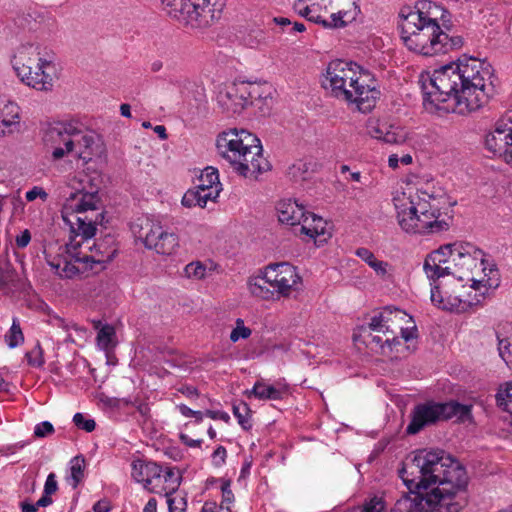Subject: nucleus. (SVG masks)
Listing matches in <instances>:
<instances>
[{"mask_svg":"<svg viewBox=\"0 0 512 512\" xmlns=\"http://www.w3.org/2000/svg\"><path fill=\"white\" fill-rule=\"evenodd\" d=\"M12 67L22 83L39 90L50 91L56 79V66L40 57L38 47L22 45L12 59Z\"/></svg>","mask_w":512,"mask_h":512,"instance_id":"10","label":"nucleus"},{"mask_svg":"<svg viewBox=\"0 0 512 512\" xmlns=\"http://www.w3.org/2000/svg\"><path fill=\"white\" fill-rule=\"evenodd\" d=\"M109 509V504L106 501H98L93 506L94 512H108Z\"/></svg>","mask_w":512,"mask_h":512,"instance_id":"61","label":"nucleus"},{"mask_svg":"<svg viewBox=\"0 0 512 512\" xmlns=\"http://www.w3.org/2000/svg\"><path fill=\"white\" fill-rule=\"evenodd\" d=\"M177 409L184 417H192L195 414V410H192L185 404L177 405Z\"/></svg>","mask_w":512,"mask_h":512,"instance_id":"62","label":"nucleus"},{"mask_svg":"<svg viewBox=\"0 0 512 512\" xmlns=\"http://www.w3.org/2000/svg\"><path fill=\"white\" fill-rule=\"evenodd\" d=\"M161 472L162 466L158 465L155 462H149L148 473L143 484L144 488L150 492L151 487H153L154 484H157V482H159L157 478Z\"/></svg>","mask_w":512,"mask_h":512,"instance_id":"43","label":"nucleus"},{"mask_svg":"<svg viewBox=\"0 0 512 512\" xmlns=\"http://www.w3.org/2000/svg\"><path fill=\"white\" fill-rule=\"evenodd\" d=\"M206 272V266L200 261L191 262L184 268L185 276L190 279L201 280L205 278Z\"/></svg>","mask_w":512,"mask_h":512,"instance_id":"37","label":"nucleus"},{"mask_svg":"<svg viewBox=\"0 0 512 512\" xmlns=\"http://www.w3.org/2000/svg\"><path fill=\"white\" fill-rule=\"evenodd\" d=\"M149 469V462L136 459L131 463V476L138 483H143L147 476Z\"/></svg>","mask_w":512,"mask_h":512,"instance_id":"38","label":"nucleus"},{"mask_svg":"<svg viewBox=\"0 0 512 512\" xmlns=\"http://www.w3.org/2000/svg\"><path fill=\"white\" fill-rule=\"evenodd\" d=\"M179 391L185 395L186 397L193 398L195 396H198V390L197 388L193 386H183L179 389Z\"/></svg>","mask_w":512,"mask_h":512,"instance_id":"59","label":"nucleus"},{"mask_svg":"<svg viewBox=\"0 0 512 512\" xmlns=\"http://www.w3.org/2000/svg\"><path fill=\"white\" fill-rule=\"evenodd\" d=\"M180 440L183 444L192 448L200 447L203 442L202 439H191L187 434L183 433L180 434Z\"/></svg>","mask_w":512,"mask_h":512,"instance_id":"58","label":"nucleus"},{"mask_svg":"<svg viewBox=\"0 0 512 512\" xmlns=\"http://www.w3.org/2000/svg\"><path fill=\"white\" fill-rule=\"evenodd\" d=\"M100 209L101 199L97 191L78 190L66 198L61 215L73 236L66 244L65 254L47 259L50 268L60 278H74L92 269L94 264L108 263L114 258L115 249L103 251L102 244H90L97 225L104 219L103 212H98Z\"/></svg>","mask_w":512,"mask_h":512,"instance_id":"3","label":"nucleus"},{"mask_svg":"<svg viewBox=\"0 0 512 512\" xmlns=\"http://www.w3.org/2000/svg\"><path fill=\"white\" fill-rule=\"evenodd\" d=\"M333 0H315L310 4L312 22L320 24L326 15L333 8Z\"/></svg>","mask_w":512,"mask_h":512,"instance_id":"34","label":"nucleus"},{"mask_svg":"<svg viewBox=\"0 0 512 512\" xmlns=\"http://www.w3.org/2000/svg\"><path fill=\"white\" fill-rule=\"evenodd\" d=\"M423 270L429 280L452 275L472 282L471 288L484 297L499 286L500 277L495 265L485 259V253L469 242H454L440 246L429 253Z\"/></svg>","mask_w":512,"mask_h":512,"instance_id":"4","label":"nucleus"},{"mask_svg":"<svg viewBox=\"0 0 512 512\" xmlns=\"http://www.w3.org/2000/svg\"><path fill=\"white\" fill-rule=\"evenodd\" d=\"M481 297L479 296V293L475 294V301H466L462 300L460 296H452L447 295L445 293V298H441L438 300L440 304V308L443 310H450V311H462L466 308V306H471L473 304H479L481 302Z\"/></svg>","mask_w":512,"mask_h":512,"instance_id":"28","label":"nucleus"},{"mask_svg":"<svg viewBox=\"0 0 512 512\" xmlns=\"http://www.w3.org/2000/svg\"><path fill=\"white\" fill-rule=\"evenodd\" d=\"M431 294H430V299L432 301V303L437 306L438 308H440V302L438 300H440L441 298H445V293H443L441 290H440V286L438 284H436V281L437 280H431Z\"/></svg>","mask_w":512,"mask_h":512,"instance_id":"51","label":"nucleus"},{"mask_svg":"<svg viewBox=\"0 0 512 512\" xmlns=\"http://www.w3.org/2000/svg\"><path fill=\"white\" fill-rule=\"evenodd\" d=\"M182 204L187 207H191L195 204V198L193 192L186 193L182 198Z\"/></svg>","mask_w":512,"mask_h":512,"instance_id":"63","label":"nucleus"},{"mask_svg":"<svg viewBox=\"0 0 512 512\" xmlns=\"http://www.w3.org/2000/svg\"><path fill=\"white\" fill-rule=\"evenodd\" d=\"M393 204L398 224L406 233L434 234L449 229L450 223L441 213L446 204L443 193L408 186L395 192Z\"/></svg>","mask_w":512,"mask_h":512,"instance_id":"6","label":"nucleus"},{"mask_svg":"<svg viewBox=\"0 0 512 512\" xmlns=\"http://www.w3.org/2000/svg\"><path fill=\"white\" fill-rule=\"evenodd\" d=\"M349 4V8H339V10L330 15L329 19L325 17L321 21V25L324 28L328 29H336V28H344L348 23L356 20L357 16L360 14L361 10L358 5V0H345Z\"/></svg>","mask_w":512,"mask_h":512,"instance_id":"22","label":"nucleus"},{"mask_svg":"<svg viewBox=\"0 0 512 512\" xmlns=\"http://www.w3.org/2000/svg\"><path fill=\"white\" fill-rule=\"evenodd\" d=\"M73 422L77 428L86 432H92L96 427L95 421L92 418H86L82 413H76L73 416Z\"/></svg>","mask_w":512,"mask_h":512,"instance_id":"46","label":"nucleus"},{"mask_svg":"<svg viewBox=\"0 0 512 512\" xmlns=\"http://www.w3.org/2000/svg\"><path fill=\"white\" fill-rule=\"evenodd\" d=\"M365 338V343L368 346L375 344L381 349H384V347L387 346L392 350L394 346L400 345V340L396 335H382L381 333L366 332Z\"/></svg>","mask_w":512,"mask_h":512,"instance_id":"29","label":"nucleus"},{"mask_svg":"<svg viewBox=\"0 0 512 512\" xmlns=\"http://www.w3.org/2000/svg\"><path fill=\"white\" fill-rule=\"evenodd\" d=\"M300 280L301 278L293 265L287 262L270 264L265 268L262 277L250 282V291L254 295L266 297L264 289L268 284L280 295L287 296ZM267 292L268 289H266Z\"/></svg>","mask_w":512,"mask_h":512,"instance_id":"13","label":"nucleus"},{"mask_svg":"<svg viewBox=\"0 0 512 512\" xmlns=\"http://www.w3.org/2000/svg\"><path fill=\"white\" fill-rule=\"evenodd\" d=\"M349 512H386V505L381 497L374 496Z\"/></svg>","mask_w":512,"mask_h":512,"instance_id":"35","label":"nucleus"},{"mask_svg":"<svg viewBox=\"0 0 512 512\" xmlns=\"http://www.w3.org/2000/svg\"><path fill=\"white\" fill-rule=\"evenodd\" d=\"M219 192L217 189H205L197 186V190L194 193L195 205L205 207L209 200H214L218 197Z\"/></svg>","mask_w":512,"mask_h":512,"instance_id":"39","label":"nucleus"},{"mask_svg":"<svg viewBox=\"0 0 512 512\" xmlns=\"http://www.w3.org/2000/svg\"><path fill=\"white\" fill-rule=\"evenodd\" d=\"M409 493L393 512H459L467 504L465 468L443 450H419L399 471Z\"/></svg>","mask_w":512,"mask_h":512,"instance_id":"1","label":"nucleus"},{"mask_svg":"<svg viewBox=\"0 0 512 512\" xmlns=\"http://www.w3.org/2000/svg\"><path fill=\"white\" fill-rule=\"evenodd\" d=\"M452 418L461 423L472 422V405L461 404L457 401H427L418 404L412 410L411 421L406 428V432L410 435L417 434L426 426Z\"/></svg>","mask_w":512,"mask_h":512,"instance_id":"12","label":"nucleus"},{"mask_svg":"<svg viewBox=\"0 0 512 512\" xmlns=\"http://www.w3.org/2000/svg\"><path fill=\"white\" fill-rule=\"evenodd\" d=\"M58 489V483L56 480V475L54 473H50L44 484V491L46 494H54Z\"/></svg>","mask_w":512,"mask_h":512,"instance_id":"53","label":"nucleus"},{"mask_svg":"<svg viewBox=\"0 0 512 512\" xmlns=\"http://www.w3.org/2000/svg\"><path fill=\"white\" fill-rule=\"evenodd\" d=\"M412 325L411 326H406L404 327L403 324H400L399 325V330H400V333H401V337L406 341H410L412 339H415L417 338L418 334H417V327L414 323V321L412 320V322H410Z\"/></svg>","mask_w":512,"mask_h":512,"instance_id":"49","label":"nucleus"},{"mask_svg":"<svg viewBox=\"0 0 512 512\" xmlns=\"http://www.w3.org/2000/svg\"><path fill=\"white\" fill-rule=\"evenodd\" d=\"M94 328L98 330L97 345L101 350L108 351L115 346L116 332L113 326L101 325L100 321H94Z\"/></svg>","mask_w":512,"mask_h":512,"instance_id":"26","label":"nucleus"},{"mask_svg":"<svg viewBox=\"0 0 512 512\" xmlns=\"http://www.w3.org/2000/svg\"><path fill=\"white\" fill-rule=\"evenodd\" d=\"M85 460L81 456H76L70 461V475L67 477V482L76 488L84 477Z\"/></svg>","mask_w":512,"mask_h":512,"instance_id":"30","label":"nucleus"},{"mask_svg":"<svg viewBox=\"0 0 512 512\" xmlns=\"http://www.w3.org/2000/svg\"><path fill=\"white\" fill-rule=\"evenodd\" d=\"M250 83L233 82L219 87L216 100L220 108L227 114L240 113L253 97L254 91Z\"/></svg>","mask_w":512,"mask_h":512,"instance_id":"16","label":"nucleus"},{"mask_svg":"<svg viewBox=\"0 0 512 512\" xmlns=\"http://www.w3.org/2000/svg\"><path fill=\"white\" fill-rule=\"evenodd\" d=\"M226 456H227V451H226L225 447L218 446L212 454V459H213L214 464L216 466L223 465L225 463Z\"/></svg>","mask_w":512,"mask_h":512,"instance_id":"54","label":"nucleus"},{"mask_svg":"<svg viewBox=\"0 0 512 512\" xmlns=\"http://www.w3.org/2000/svg\"><path fill=\"white\" fill-rule=\"evenodd\" d=\"M168 16L192 28H205L220 18L225 0H161Z\"/></svg>","mask_w":512,"mask_h":512,"instance_id":"11","label":"nucleus"},{"mask_svg":"<svg viewBox=\"0 0 512 512\" xmlns=\"http://www.w3.org/2000/svg\"><path fill=\"white\" fill-rule=\"evenodd\" d=\"M31 240V234L29 230H24L20 235L16 237V245L18 248H25Z\"/></svg>","mask_w":512,"mask_h":512,"instance_id":"57","label":"nucleus"},{"mask_svg":"<svg viewBox=\"0 0 512 512\" xmlns=\"http://www.w3.org/2000/svg\"><path fill=\"white\" fill-rule=\"evenodd\" d=\"M52 498L50 494L43 492L41 498L36 502L38 507H47L52 504Z\"/></svg>","mask_w":512,"mask_h":512,"instance_id":"60","label":"nucleus"},{"mask_svg":"<svg viewBox=\"0 0 512 512\" xmlns=\"http://www.w3.org/2000/svg\"><path fill=\"white\" fill-rule=\"evenodd\" d=\"M216 147L218 154L241 176L256 177L270 170L260 140L245 129L223 131L217 137Z\"/></svg>","mask_w":512,"mask_h":512,"instance_id":"9","label":"nucleus"},{"mask_svg":"<svg viewBox=\"0 0 512 512\" xmlns=\"http://www.w3.org/2000/svg\"><path fill=\"white\" fill-rule=\"evenodd\" d=\"M132 230L147 249L154 250L160 255L170 256L179 248L178 235L164 230L159 222L147 219L144 223L134 224Z\"/></svg>","mask_w":512,"mask_h":512,"instance_id":"14","label":"nucleus"},{"mask_svg":"<svg viewBox=\"0 0 512 512\" xmlns=\"http://www.w3.org/2000/svg\"><path fill=\"white\" fill-rule=\"evenodd\" d=\"M27 362L30 366L41 367L44 364L43 350L39 342L26 353Z\"/></svg>","mask_w":512,"mask_h":512,"instance_id":"42","label":"nucleus"},{"mask_svg":"<svg viewBox=\"0 0 512 512\" xmlns=\"http://www.w3.org/2000/svg\"><path fill=\"white\" fill-rule=\"evenodd\" d=\"M495 398L498 407L512 414V382L501 385Z\"/></svg>","mask_w":512,"mask_h":512,"instance_id":"32","label":"nucleus"},{"mask_svg":"<svg viewBox=\"0 0 512 512\" xmlns=\"http://www.w3.org/2000/svg\"><path fill=\"white\" fill-rule=\"evenodd\" d=\"M250 409L246 403H240L239 405L233 406V414L237 418L238 423L245 430L251 428V423L248 416Z\"/></svg>","mask_w":512,"mask_h":512,"instance_id":"41","label":"nucleus"},{"mask_svg":"<svg viewBox=\"0 0 512 512\" xmlns=\"http://www.w3.org/2000/svg\"><path fill=\"white\" fill-rule=\"evenodd\" d=\"M448 11L429 0H420L412 8L403 7L399 12L401 39L404 45L423 56L446 54L463 45L460 36H450L445 27Z\"/></svg>","mask_w":512,"mask_h":512,"instance_id":"5","label":"nucleus"},{"mask_svg":"<svg viewBox=\"0 0 512 512\" xmlns=\"http://www.w3.org/2000/svg\"><path fill=\"white\" fill-rule=\"evenodd\" d=\"M380 321L386 323L389 329H392L393 333L399 328L400 324H407L412 322V317L406 312L393 307H385L380 311Z\"/></svg>","mask_w":512,"mask_h":512,"instance_id":"25","label":"nucleus"},{"mask_svg":"<svg viewBox=\"0 0 512 512\" xmlns=\"http://www.w3.org/2000/svg\"><path fill=\"white\" fill-rule=\"evenodd\" d=\"M380 312L371 317L370 322L366 327H363V332L381 333L382 335H396L392 329H389L386 323L380 321Z\"/></svg>","mask_w":512,"mask_h":512,"instance_id":"36","label":"nucleus"},{"mask_svg":"<svg viewBox=\"0 0 512 512\" xmlns=\"http://www.w3.org/2000/svg\"><path fill=\"white\" fill-rule=\"evenodd\" d=\"M54 433V427L51 422L43 421L38 423L34 428V436L36 438H44Z\"/></svg>","mask_w":512,"mask_h":512,"instance_id":"48","label":"nucleus"},{"mask_svg":"<svg viewBox=\"0 0 512 512\" xmlns=\"http://www.w3.org/2000/svg\"><path fill=\"white\" fill-rule=\"evenodd\" d=\"M308 164L304 161H297L288 169V175L294 180H304L308 172Z\"/></svg>","mask_w":512,"mask_h":512,"instance_id":"45","label":"nucleus"},{"mask_svg":"<svg viewBox=\"0 0 512 512\" xmlns=\"http://www.w3.org/2000/svg\"><path fill=\"white\" fill-rule=\"evenodd\" d=\"M305 2L306 0H296L293 8L299 15L312 22L310 4L306 5Z\"/></svg>","mask_w":512,"mask_h":512,"instance_id":"50","label":"nucleus"},{"mask_svg":"<svg viewBox=\"0 0 512 512\" xmlns=\"http://www.w3.org/2000/svg\"><path fill=\"white\" fill-rule=\"evenodd\" d=\"M29 288L30 284L12 269H6L0 274V290L6 294L26 292Z\"/></svg>","mask_w":512,"mask_h":512,"instance_id":"24","label":"nucleus"},{"mask_svg":"<svg viewBox=\"0 0 512 512\" xmlns=\"http://www.w3.org/2000/svg\"><path fill=\"white\" fill-rule=\"evenodd\" d=\"M251 333V329L244 325L243 319L238 318L236 319V327L230 333V340L235 343L239 339L249 338Z\"/></svg>","mask_w":512,"mask_h":512,"instance_id":"44","label":"nucleus"},{"mask_svg":"<svg viewBox=\"0 0 512 512\" xmlns=\"http://www.w3.org/2000/svg\"><path fill=\"white\" fill-rule=\"evenodd\" d=\"M369 136L381 140L387 144H402L406 141L407 134L401 127L381 123L377 119H369L366 124Z\"/></svg>","mask_w":512,"mask_h":512,"instance_id":"18","label":"nucleus"},{"mask_svg":"<svg viewBox=\"0 0 512 512\" xmlns=\"http://www.w3.org/2000/svg\"><path fill=\"white\" fill-rule=\"evenodd\" d=\"M205 416L213 420H222L226 423L230 420L229 414L226 413L225 411L206 410Z\"/></svg>","mask_w":512,"mask_h":512,"instance_id":"56","label":"nucleus"},{"mask_svg":"<svg viewBox=\"0 0 512 512\" xmlns=\"http://www.w3.org/2000/svg\"><path fill=\"white\" fill-rule=\"evenodd\" d=\"M157 480L159 482L151 487L150 492L165 496L169 512H186V495L178 493L182 480L180 471L174 467L162 466Z\"/></svg>","mask_w":512,"mask_h":512,"instance_id":"15","label":"nucleus"},{"mask_svg":"<svg viewBox=\"0 0 512 512\" xmlns=\"http://www.w3.org/2000/svg\"><path fill=\"white\" fill-rule=\"evenodd\" d=\"M220 186L221 184L219 181L217 169L213 167H207L201 172L198 187L210 190H213L215 188L218 191H220Z\"/></svg>","mask_w":512,"mask_h":512,"instance_id":"31","label":"nucleus"},{"mask_svg":"<svg viewBox=\"0 0 512 512\" xmlns=\"http://www.w3.org/2000/svg\"><path fill=\"white\" fill-rule=\"evenodd\" d=\"M4 339L8 347L11 349L18 347L24 342V335L18 318H13L12 325L8 332L5 334Z\"/></svg>","mask_w":512,"mask_h":512,"instance_id":"33","label":"nucleus"},{"mask_svg":"<svg viewBox=\"0 0 512 512\" xmlns=\"http://www.w3.org/2000/svg\"><path fill=\"white\" fill-rule=\"evenodd\" d=\"M287 392V387L266 385L262 381H257L250 391H247L248 397L254 396L260 400H281Z\"/></svg>","mask_w":512,"mask_h":512,"instance_id":"23","label":"nucleus"},{"mask_svg":"<svg viewBox=\"0 0 512 512\" xmlns=\"http://www.w3.org/2000/svg\"><path fill=\"white\" fill-rule=\"evenodd\" d=\"M496 337L498 340L499 356L506 363H509L510 361H512V359H511L512 350L510 349L512 347V342L508 338L502 337V334H501V331L499 328L496 331Z\"/></svg>","mask_w":512,"mask_h":512,"instance_id":"40","label":"nucleus"},{"mask_svg":"<svg viewBox=\"0 0 512 512\" xmlns=\"http://www.w3.org/2000/svg\"><path fill=\"white\" fill-rule=\"evenodd\" d=\"M43 141L51 150L54 160H60L65 155L74 153L87 163L94 156H100L104 150L101 137L76 121L48 123L44 129Z\"/></svg>","mask_w":512,"mask_h":512,"instance_id":"8","label":"nucleus"},{"mask_svg":"<svg viewBox=\"0 0 512 512\" xmlns=\"http://www.w3.org/2000/svg\"><path fill=\"white\" fill-rule=\"evenodd\" d=\"M25 197L27 201H34L37 198H41L42 200L45 201L48 197V194L43 188L35 186L31 190L26 192Z\"/></svg>","mask_w":512,"mask_h":512,"instance_id":"52","label":"nucleus"},{"mask_svg":"<svg viewBox=\"0 0 512 512\" xmlns=\"http://www.w3.org/2000/svg\"><path fill=\"white\" fill-rule=\"evenodd\" d=\"M234 502V494L230 489L228 483L222 486V501L220 504V510L225 512H231V504Z\"/></svg>","mask_w":512,"mask_h":512,"instance_id":"47","label":"nucleus"},{"mask_svg":"<svg viewBox=\"0 0 512 512\" xmlns=\"http://www.w3.org/2000/svg\"><path fill=\"white\" fill-rule=\"evenodd\" d=\"M355 254L366 262L377 275L385 277L387 275L388 263L382 260H378L375 255L367 248H358Z\"/></svg>","mask_w":512,"mask_h":512,"instance_id":"27","label":"nucleus"},{"mask_svg":"<svg viewBox=\"0 0 512 512\" xmlns=\"http://www.w3.org/2000/svg\"><path fill=\"white\" fill-rule=\"evenodd\" d=\"M485 145L494 154L505 155L512 151V125L504 120L497 121L494 129L486 135Z\"/></svg>","mask_w":512,"mask_h":512,"instance_id":"17","label":"nucleus"},{"mask_svg":"<svg viewBox=\"0 0 512 512\" xmlns=\"http://www.w3.org/2000/svg\"><path fill=\"white\" fill-rule=\"evenodd\" d=\"M264 41L265 35L263 31L257 30L255 31V36L249 35V37L246 39V44L250 47H256Z\"/></svg>","mask_w":512,"mask_h":512,"instance_id":"55","label":"nucleus"},{"mask_svg":"<svg viewBox=\"0 0 512 512\" xmlns=\"http://www.w3.org/2000/svg\"><path fill=\"white\" fill-rule=\"evenodd\" d=\"M490 63L463 56L457 62L422 73L419 83L426 110L467 115L487 103L493 91Z\"/></svg>","mask_w":512,"mask_h":512,"instance_id":"2","label":"nucleus"},{"mask_svg":"<svg viewBox=\"0 0 512 512\" xmlns=\"http://www.w3.org/2000/svg\"><path fill=\"white\" fill-rule=\"evenodd\" d=\"M327 226L328 223L322 217L313 213H307L301 227L295 233L297 235H305L309 239H313L318 245H321L331 237V232Z\"/></svg>","mask_w":512,"mask_h":512,"instance_id":"19","label":"nucleus"},{"mask_svg":"<svg viewBox=\"0 0 512 512\" xmlns=\"http://www.w3.org/2000/svg\"><path fill=\"white\" fill-rule=\"evenodd\" d=\"M20 107L4 96L0 98V137L19 131Z\"/></svg>","mask_w":512,"mask_h":512,"instance_id":"20","label":"nucleus"},{"mask_svg":"<svg viewBox=\"0 0 512 512\" xmlns=\"http://www.w3.org/2000/svg\"><path fill=\"white\" fill-rule=\"evenodd\" d=\"M323 87L331 95L348 104H355L360 112H370L380 96L372 74L354 62L331 61L324 75Z\"/></svg>","mask_w":512,"mask_h":512,"instance_id":"7","label":"nucleus"},{"mask_svg":"<svg viewBox=\"0 0 512 512\" xmlns=\"http://www.w3.org/2000/svg\"><path fill=\"white\" fill-rule=\"evenodd\" d=\"M277 213L279 221L296 227L295 231H298L307 215L304 207L292 200L280 201L277 206Z\"/></svg>","mask_w":512,"mask_h":512,"instance_id":"21","label":"nucleus"},{"mask_svg":"<svg viewBox=\"0 0 512 512\" xmlns=\"http://www.w3.org/2000/svg\"><path fill=\"white\" fill-rule=\"evenodd\" d=\"M143 512H157V500L155 498H150L146 503Z\"/></svg>","mask_w":512,"mask_h":512,"instance_id":"64","label":"nucleus"}]
</instances>
